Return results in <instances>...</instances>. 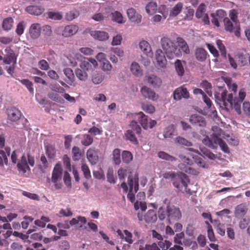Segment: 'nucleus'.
<instances>
[{"mask_svg":"<svg viewBox=\"0 0 250 250\" xmlns=\"http://www.w3.org/2000/svg\"><path fill=\"white\" fill-rule=\"evenodd\" d=\"M224 21L226 30L230 32H233L235 27H234L232 22L228 18L224 19Z\"/></svg>","mask_w":250,"mask_h":250,"instance_id":"nucleus-50","label":"nucleus"},{"mask_svg":"<svg viewBox=\"0 0 250 250\" xmlns=\"http://www.w3.org/2000/svg\"><path fill=\"white\" fill-rule=\"evenodd\" d=\"M46 153L50 158H53L55 155V149L52 145H47L45 147Z\"/></svg>","mask_w":250,"mask_h":250,"instance_id":"nucleus-53","label":"nucleus"},{"mask_svg":"<svg viewBox=\"0 0 250 250\" xmlns=\"http://www.w3.org/2000/svg\"><path fill=\"white\" fill-rule=\"evenodd\" d=\"M89 34L93 38L100 41H104L109 38L108 34L103 31L90 30Z\"/></svg>","mask_w":250,"mask_h":250,"instance_id":"nucleus-17","label":"nucleus"},{"mask_svg":"<svg viewBox=\"0 0 250 250\" xmlns=\"http://www.w3.org/2000/svg\"><path fill=\"white\" fill-rule=\"evenodd\" d=\"M195 55L196 59L198 61L204 62L207 58L208 53L205 49L202 48H198L195 51Z\"/></svg>","mask_w":250,"mask_h":250,"instance_id":"nucleus-26","label":"nucleus"},{"mask_svg":"<svg viewBox=\"0 0 250 250\" xmlns=\"http://www.w3.org/2000/svg\"><path fill=\"white\" fill-rule=\"evenodd\" d=\"M215 229H216L217 232L222 236L225 235V227L224 224H221L219 221L217 220H214V221H211Z\"/></svg>","mask_w":250,"mask_h":250,"instance_id":"nucleus-25","label":"nucleus"},{"mask_svg":"<svg viewBox=\"0 0 250 250\" xmlns=\"http://www.w3.org/2000/svg\"><path fill=\"white\" fill-rule=\"evenodd\" d=\"M216 16H213L211 20L212 23L215 26H219V19L217 18L219 15H222V18L226 16V12L223 10H218L216 11Z\"/></svg>","mask_w":250,"mask_h":250,"instance_id":"nucleus-43","label":"nucleus"},{"mask_svg":"<svg viewBox=\"0 0 250 250\" xmlns=\"http://www.w3.org/2000/svg\"><path fill=\"white\" fill-rule=\"evenodd\" d=\"M174 65L178 75L183 76L185 73V69L182 61L177 60L174 63Z\"/></svg>","mask_w":250,"mask_h":250,"instance_id":"nucleus-35","label":"nucleus"},{"mask_svg":"<svg viewBox=\"0 0 250 250\" xmlns=\"http://www.w3.org/2000/svg\"><path fill=\"white\" fill-rule=\"evenodd\" d=\"M78 26L70 24L66 26L62 31V35L64 37H69L75 34L78 31Z\"/></svg>","mask_w":250,"mask_h":250,"instance_id":"nucleus-18","label":"nucleus"},{"mask_svg":"<svg viewBox=\"0 0 250 250\" xmlns=\"http://www.w3.org/2000/svg\"><path fill=\"white\" fill-rule=\"evenodd\" d=\"M93 142V137L89 134H83L81 137V143L85 146H90Z\"/></svg>","mask_w":250,"mask_h":250,"instance_id":"nucleus-42","label":"nucleus"},{"mask_svg":"<svg viewBox=\"0 0 250 250\" xmlns=\"http://www.w3.org/2000/svg\"><path fill=\"white\" fill-rule=\"evenodd\" d=\"M175 127L173 125L167 126L164 131V137L165 138H171L174 135Z\"/></svg>","mask_w":250,"mask_h":250,"instance_id":"nucleus-34","label":"nucleus"},{"mask_svg":"<svg viewBox=\"0 0 250 250\" xmlns=\"http://www.w3.org/2000/svg\"><path fill=\"white\" fill-rule=\"evenodd\" d=\"M206 224L208 225V236L209 240L211 242L215 241L216 238L211 226L208 221H206Z\"/></svg>","mask_w":250,"mask_h":250,"instance_id":"nucleus-46","label":"nucleus"},{"mask_svg":"<svg viewBox=\"0 0 250 250\" xmlns=\"http://www.w3.org/2000/svg\"><path fill=\"white\" fill-rule=\"evenodd\" d=\"M127 15L128 18L131 21L137 23L141 22L142 16L137 13L134 8H129L127 10Z\"/></svg>","mask_w":250,"mask_h":250,"instance_id":"nucleus-21","label":"nucleus"},{"mask_svg":"<svg viewBox=\"0 0 250 250\" xmlns=\"http://www.w3.org/2000/svg\"><path fill=\"white\" fill-rule=\"evenodd\" d=\"M141 92L145 98L152 101H155L158 99V95L151 88L144 86L141 89Z\"/></svg>","mask_w":250,"mask_h":250,"instance_id":"nucleus-15","label":"nucleus"},{"mask_svg":"<svg viewBox=\"0 0 250 250\" xmlns=\"http://www.w3.org/2000/svg\"><path fill=\"white\" fill-rule=\"evenodd\" d=\"M167 216L169 224L179 220L182 214L180 209L173 205L168 204L166 209Z\"/></svg>","mask_w":250,"mask_h":250,"instance_id":"nucleus-7","label":"nucleus"},{"mask_svg":"<svg viewBox=\"0 0 250 250\" xmlns=\"http://www.w3.org/2000/svg\"><path fill=\"white\" fill-rule=\"evenodd\" d=\"M24 29L25 26L24 25V22H20L17 26L16 33L18 35L21 36L23 33Z\"/></svg>","mask_w":250,"mask_h":250,"instance_id":"nucleus-64","label":"nucleus"},{"mask_svg":"<svg viewBox=\"0 0 250 250\" xmlns=\"http://www.w3.org/2000/svg\"><path fill=\"white\" fill-rule=\"evenodd\" d=\"M112 159L116 165L121 164V150L119 148H116L112 152Z\"/></svg>","mask_w":250,"mask_h":250,"instance_id":"nucleus-39","label":"nucleus"},{"mask_svg":"<svg viewBox=\"0 0 250 250\" xmlns=\"http://www.w3.org/2000/svg\"><path fill=\"white\" fill-rule=\"evenodd\" d=\"M140 48L144 52L145 54L149 55L151 51V47L148 42L146 41H142L139 43Z\"/></svg>","mask_w":250,"mask_h":250,"instance_id":"nucleus-41","label":"nucleus"},{"mask_svg":"<svg viewBox=\"0 0 250 250\" xmlns=\"http://www.w3.org/2000/svg\"><path fill=\"white\" fill-rule=\"evenodd\" d=\"M98 151L94 148H90L86 152V157L91 165H95L98 160Z\"/></svg>","mask_w":250,"mask_h":250,"instance_id":"nucleus-20","label":"nucleus"},{"mask_svg":"<svg viewBox=\"0 0 250 250\" xmlns=\"http://www.w3.org/2000/svg\"><path fill=\"white\" fill-rule=\"evenodd\" d=\"M6 113L7 119L12 122L18 121L22 116L21 111L18 108L13 106L6 108Z\"/></svg>","mask_w":250,"mask_h":250,"instance_id":"nucleus-10","label":"nucleus"},{"mask_svg":"<svg viewBox=\"0 0 250 250\" xmlns=\"http://www.w3.org/2000/svg\"><path fill=\"white\" fill-rule=\"evenodd\" d=\"M216 43L217 47L221 52V56L224 58H227V52L226 47L222 43V41L221 40H217L216 42Z\"/></svg>","mask_w":250,"mask_h":250,"instance_id":"nucleus-49","label":"nucleus"},{"mask_svg":"<svg viewBox=\"0 0 250 250\" xmlns=\"http://www.w3.org/2000/svg\"><path fill=\"white\" fill-rule=\"evenodd\" d=\"M220 92H216L214 94L216 102L220 105H223L227 107L229 104L233 108L238 114L241 113V104L246 97V92L243 89L239 91L238 97L233 98L232 94H229L227 96L228 91L226 90L221 89Z\"/></svg>","mask_w":250,"mask_h":250,"instance_id":"nucleus-1","label":"nucleus"},{"mask_svg":"<svg viewBox=\"0 0 250 250\" xmlns=\"http://www.w3.org/2000/svg\"><path fill=\"white\" fill-rule=\"evenodd\" d=\"M155 58L157 64L161 68H165L167 65V60L162 50L157 49L155 53Z\"/></svg>","mask_w":250,"mask_h":250,"instance_id":"nucleus-19","label":"nucleus"},{"mask_svg":"<svg viewBox=\"0 0 250 250\" xmlns=\"http://www.w3.org/2000/svg\"><path fill=\"white\" fill-rule=\"evenodd\" d=\"M14 21L11 17L4 19L2 23V27L4 31H7L11 29Z\"/></svg>","mask_w":250,"mask_h":250,"instance_id":"nucleus-33","label":"nucleus"},{"mask_svg":"<svg viewBox=\"0 0 250 250\" xmlns=\"http://www.w3.org/2000/svg\"><path fill=\"white\" fill-rule=\"evenodd\" d=\"M178 167L181 170L189 174L198 175L199 173V171L197 170L192 168L190 167L186 166L184 163L179 164L178 165Z\"/></svg>","mask_w":250,"mask_h":250,"instance_id":"nucleus-28","label":"nucleus"},{"mask_svg":"<svg viewBox=\"0 0 250 250\" xmlns=\"http://www.w3.org/2000/svg\"><path fill=\"white\" fill-rule=\"evenodd\" d=\"M21 83L24 85L31 93L34 92L32 83L28 79H23L20 81Z\"/></svg>","mask_w":250,"mask_h":250,"instance_id":"nucleus-55","label":"nucleus"},{"mask_svg":"<svg viewBox=\"0 0 250 250\" xmlns=\"http://www.w3.org/2000/svg\"><path fill=\"white\" fill-rule=\"evenodd\" d=\"M148 83L154 87H159L162 85V80L157 76L152 74L147 78Z\"/></svg>","mask_w":250,"mask_h":250,"instance_id":"nucleus-23","label":"nucleus"},{"mask_svg":"<svg viewBox=\"0 0 250 250\" xmlns=\"http://www.w3.org/2000/svg\"><path fill=\"white\" fill-rule=\"evenodd\" d=\"M2 228L4 229H11V225L7 223V219L0 216V228Z\"/></svg>","mask_w":250,"mask_h":250,"instance_id":"nucleus-52","label":"nucleus"},{"mask_svg":"<svg viewBox=\"0 0 250 250\" xmlns=\"http://www.w3.org/2000/svg\"><path fill=\"white\" fill-rule=\"evenodd\" d=\"M158 12L162 14L164 19L168 15V10L166 5H161L158 8Z\"/></svg>","mask_w":250,"mask_h":250,"instance_id":"nucleus-61","label":"nucleus"},{"mask_svg":"<svg viewBox=\"0 0 250 250\" xmlns=\"http://www.w3.org/2000/svg\"><path fill=\"white\" fill-rule=\"evenodd\" d=\"M35 164L34 157L32 156L30 153H27V156L23 154L21 159L17 162V168L20 172L23 174L27 171H30V168L29 165L33 167Z\"/></svg>","mask_w":250,"mask_h":250,"instance_id":"nucleus-5","label":"nucleus"},{"mask_svg":"<svg viewBox=\"0 0 250 250\" xmlns=\"http://www.w3.org/2000/svg\"><path fill=\"white\" fill-rule=\"evenodd\" d=\"M62 168L60 164H57L54 167L52 173V181L54 184L56 189H60L62 185L59 183L62 180Z\"/></svg>","mask_w":250,"mask_h":250,"instance_id":"nucleus-9","label":"nucleus"},{"mask_svg":"<svg viewBox=\"0 0 250 250\" xmlns=\"http://www.w3.org/2000/svg\"><path fill=\"white\" fill-rule=\"evenodd\" d=\"M81 168L84 177L87 179L90 178L91 176L90 171L88 166L85 163H83L82 164Z\"/></svg>","mask_w":250,"mask_h":250,"instance_id":"nucleus-48","label":"nucleus"},{"mask_svg":"<svg viewBox=\"0 0 250 250\" xmlns=\"http://www.w3.org/2000/svg\"><path fill=\"white\" fill-rule=\"evenodd\" d=\"M25 11L31 15H40L43 12L44 9L41 6L30 5L26 8Z\"/></svg>","mask_w":250,"mask_h":250,"instance_id":"nucleus-24","label":"nucleus"},{"mask_svg":"<svg viewBox=\"0 0 250 250\" xmlns=\"http://www.w3.org/2000/svg\"><path fill=\"white\" fill-rule=\"evenodd\" d=\"M47 15L49 18L54 20H60L62 18V15L59 12H49Z\"/></svg>","mask_w":250,"mask_h":250,"instance_id":"nucleus-57","label":"nucleus"},{"mask_svg":"<svg viewBox=\"0 0 250 250\" xmlns=\"http://www.w3.org/2000/svg\"><path fill=\"white\" fill-rule=\"evenodd\" d=\"M97 66V61L93 58H84L80 64V68L86 71L92 70Z\"/></svg>","mask_w":250,"mask_h":250,"instance_id":"nucleus-11","label":"nucleus"},{"mask_svg":"<svg viewBox=\"0 0 250 250\" xmlns=\"http://www.w3.org/2000/svg\"><path fill=\"white\" fill-rule=\"evenodd\" d=\"M122 160L125 164L130 163L133 158V156L131 152L127 150H124L122 154Z\"/></svg>","mask_w":250,"mask_h":250,"instance_id":"nucleus-37","label":"nucleus"},{"mask_svg":"<svg viewBox=\"0 0 250 250\" xmlns=\"http://www.w3.org/2000/svg\"><path fill=\"white\" fill-rule=\"evenodd\" d=\"M189 182L188 176L185 173H180L178 175L175 181H173V185L179 191L191 195L196 191L191 190L188 188V184Z\"/></svg>","mask_w":250,"mask_h":250,"instance_id":"nucleus-2","label":"nucleus"},{"mask_svg":"<svg viewBox=\"0 0 250 250\" xmlns=\"http://www.w3.org/2000/svg\"><path fill=\"white\" fill-rule=\"evenodd\" d=\"M189 97V92L184 85L176 88L173 92V98L176 100H180L182 98L188 99Z\"/></svg>","mask_w":250,"mask_h":250,"instance_id":"nucleus-13","label":"nucleus"},{"mask_svg":"<svg viewBox=\"0 0 250 250\" xmlns=\"http://www.w3.org/2000/svg\"><path fill=\"white\" fill-rule=\"evenodd\" d=\"M143 109L146 112L152 114L155 111V108L153 105L151 104H142Z\"/></svg>","mask_w":250,"mask_h":250,"instance_id":"nucleus-59","label":"nucleus"},{"mask_svg":"<svg viewBox=\"0 0 250 250\" xmlns=\"http://www.w3.org/2000/svg\"><path fill=\"white\" fill-rule=\"evenodd\" d=\"M5 55L3 57V62L5 64H10L11 63L16 64L17 62V55L10 47H7L4 50Z\"/></svg>","mask_w":250,"mask_h":250,"instance_id":"nucleus-12","label":"nucleus"},{"mask_svg":"<svg viewBox=\"0 0 250 250\" xmlns=\"http://www.w3.org/2000/svg\"><path fill=\"white\" fill-rule=\"evenodd\" d=\"M158 9L157 2L155 1L149 2L146 6V12L150 15L156 13Z\"/></svg>","mask_w":250,"mask_h":250,"instance_id":"nucleus-29","label":"nucleus"},{"mask_svg":"<svg viewBox=\"0 0 250 250\" xmlns=\"http://www.w3.org/2000/svg\"><path fill=\"white\" fill-rule=\"evenodd\" d=\"M139 115H140L139 119L140 124L141 125L143 128L147 129L148 128L147 116L142 112H139Z\"/></svg>","mask_w":250,"mask_h":250,"instance_id":"nucleus-38","label":"nucleus"},{"mask_svg":"<svg viewBox=\"0 0 250 250\" xmlns=\"http://www.w3.org/2000/svg\"><path fill=\"white\" fill-rule=\"evenodd\" d=\"M72 152L74 161H78L81 158L82 153L79 147L76 146H74L72 148Z\"/></svg>","mask_w":250,"mask_h":250,"instance_id":"nucleus-47","label":"nucleus"},{"mask_svg":"<svg viewBox=\"0 0 250 250\" xmlns=\"http://www.w3.org/2000/svg\"><path fill=\"white\" fill-rule=\"evenodd\" d=\"M189 122L192 125L200 127H205L206 125L205 118L197 114L191 115L190 116Z\"/></svg>","mask_w":250,"mask_h":250,"instance_id":"nucleus-14","label":"nucleus"},{"mask_svg":"<svg viewBox=\"0 0 250 250\" xmlns=\"http://www.w3.org/2000/svg\"><path fill=\"white\" fill-rule=\"evenodd\" d=\"M8 159L4 150H0V166H3L4 163L7 164Z\"/></svg>","mask_w":250,"mask_h":250,"instance_id":"nucleus-62","label":"nucleus"},{"mask_svg":"<svg viewBox=\"0 0 250 250\" xmlns=\"http://www.w3.org/2000/svg\"><path fill=\"white\" fill-rule=\"evenodd\" d=\"M87 71L82 69V68H77L75 70V74L77 78L82 81H85L88 78Z\"/></svg>","mask_w":250,"mask_h":250,"instance_id":"nucleus-36","label":"nucleus"},{"mask_svg":"<svg viewBox=\"0 0 250 250\" xmlns=\"http://www.w3.org/2000/svg\"><path fill=\"white\" fill-rule=\"evenodd\" d=\"M107 181L111 184H115L116 182V178L114 175L113 170L112 169L108 170L107 173Z\"/></svg>","mask_w":250,"mask_h":250,"instance_id":"nucleus-58","label":"nucleus"},{"mask_svg":"<svg viewBox=\"0 0 250 250\" xmlns=\"http://www.w3.org/2000/svg\"><path fill=\"white\" fill-rule=\"evenodd\" d=\"M247 212V208L243 204L237 206L235 211V214L237 217L244 216Z\"/></svg>","mask_w":250,"mask_h":250,"instance_id":"nucleus-40","label":"nucleus"},{"mask_svg":"<svg viewBox=\"0 0 250 250\" xmlns=\"http://www.w3.org/2000/svg\"><path fill=\"white\" fill-rule=\"evenodd\" d=\"M130 69L132 73L135 76L139 77L142 75V70L139 64L136 62L132 63Z\"/></svg>","mask_w":250,"mask_h":250,"instance_id":"nucleus-30","label":"nucleus"},{"mask_svg":"<svg viewBox=\"0 0 250 250\" xmlns=\"http://www.w3.org/2000/svg\"><path fill=\"white\" fill-rule=\"evenodd\" d=\"M63 73L67 78V80H65L66 82L71 85L74 82L75 78L73 70L71 68H66L64 69Z\"/></svg>","mask_w":250,"mask_h":250,"instance_id":"nucleus-31","label":"nucleus"},{"mask_svg":"<svg viewBox=\"0 0 250 250\" xmlns=\"http://www.w3.org/2000/svg\"><path fill=\"white\" fill-rule=\"evenodd\" d=\"M204 12H205V4L202 3L199 5V6H198V7L196 10V12L195 13V16H196V18L198 19H200V18H202V16H204V15L205 14Z\"/></svg>","mask_w":250,"mask_h":250,"instance_id":"nucleus-56","label":"nucleus"},{"mask_svg":"<svg viewBox=\"0 0 250 250\" xmlns=\"http://www.w3.org/2000/svg\"><path fill=\"white\" fill-rule=\"evenodd\" d=\"M112 19L113 21L119 23L123 22V17L122 15L119 12L115 11L112 13Z\"/></svg>","mask_w":250,"mask_h":250,"instance_id":"nucleus-51","label":"nucleus"},{"mask_svg":"<svg viewBox=\"0 0 250 250\" xmlns=\"http://www.w3.org/2000/svg\"><path fill=\"white\" fill-rule=\"evenodd\" d=\"M173 171H169L163 174V177L166 179H171L172 183L176 179L178 175Z\"/></svg>","mask_w":250,"mask_h":250,"instance_id":"nucleus-54","label":"nucleus"},{"mask_svg":"<svg viewBox=\"0 0 250 250\" xmlns=\"http://www.w3.org/2000/svg\"><path fill=\"white\" fill-rule=\"evenodd\" d=\"M158 156L161 159L170 162H173L176 160L175 157L164 151H160L158 154Z\"/></svg>","mask_w":250,"mask_h":250,"instance_id":"nucleus-44","label":"nucleus"},{"mask_svg":"<svg viewBox=\"0 0 250 250\" xmlns=\"http://www.w3.org/2000/svg\"><path fill=\"white\" fill-rule=\"evenodd\" d=\"M172 243L167 240L163 241H159L158 245L153 243L151 245L146 244L145 247L140 246L139 250H167L170 247Z\"/></svg>","mask_w":250,"mask_h":250,"instance_id":"nucleus-8","label":"nucleus"},{"mask_svg":"<svg viewBox=\"0 0 250 250\" xmlns=\"http://www.w3.org/2000/svg\"><path fill=\"white\" fill-rule=\"evenodd\" d=\"M175 143L180 145L185 146H192V143L187 140L184 137L178 136L175 139Z\"/></svg>","mask_w":250,"mask_h":250,"instance_id":"nucleus-45","label":"nucleus"},{"mask_svg":"<svg viewBox=\"0 0 250 250\" xmlns=\"http://www.w3.org/2000/svg\"><path fill=\"white\" fill-rule=\"evenodd\" d=\"M117 233L120 239L125 240L128 244H131L133 243L132 234L127 230H124V232H123L120 229H118Z\"/></svg>","mask_w":250,"mask_h":250,"instance_id":"nucleus-22","label":"nucleus"},{"mask_svg":"<svg viewBox=\"0 0 250 250\" xmlns=\"http://www.w3.org/2000/svg\"><path fill=\"white\" fill-rule=\"evenodd\" d=\"M41 31V25L39 23H33L29 29V34L32 39H36L40 37Z\"/></svg>","mask_w":250,"mask_h":250,"instance_id":"nucleus-16","label":"nucleus"},{"mask_svg":"<svg viewBox=\"0 0 250 250\" xmlns=\"http://www.w3.org/2000/svg\"><path fill=\"white\" fill-rule=\"evenodd\" d=\"M183 7V3L181 2H178L170 10L169 12V16L170 17H176L181 13Z\"/></svg>","mask_w":250,"mask_h":250,"instance_id":"nucleus-32","label":"nucleus"},{"mask_svg":"<svg viewBox=\"0 0 250 250\" xmlns=\"http://www.w3.org/2000/svg\"><path fill=\"white\" fill-rule=\"evenodd\" d=\"M104 79V77L101 73H96L93 75L92 79L93 83L95 84L101 83Z\"/></svg>","mask_w":250,"mask_h":250,"instance_id":"nucleus-60","label":"nucleus"},{"mask_svg":"<svg viewBox=\"0 0 250 250\" xmlns=\"http://www.w3.org/2000/svg\"><path fill=\"white\" fill-rule=\"evenodd\" d=\"M157 218L156 212L152 209L149 210L144 215V219L146 223H154Z\"/></svg>","mask_w":250,"mask_h":250,"instance_id":"nucleus-27","label":"nucleus"},{"mask_svg":"<svg viewBox=\"0 0 250 250\" xmlns=\"http://www.w3.org/2000/svg\"><path fill=\"white\" fill-rule=\"evenodd\" d=\"M128 184L129 189L127 195L128 199L131 202L135 201V193L139 189V176L138 174H135L134 176L129 175L128 177Z\"/></svg>","mask_w":250,"mask_h":250,"instance_id":"nucleus-6","label":"nucleus"},{"mask_svg":"<svg viewBox=\"0 0 250 250\" xmlns=\"http://www.w3.org/2000/svg\"><path fill=\"white\" fill-rule=\"evenodd\" d=\"M161 42L162 47L168 59H172L175 56L178 57L180 55L179 49H178L174 42L170 39L164 37L161 39Z\"/></svg>","mask_w":250,"mask_h":250,"instance_id":"nucleus-3","label":"nucleus"},{"mask_svg":"<svg viewBox=\"0 0 250 250\" xmlns=\"http://www.w3.org/2000/svg\"><path fill=\"white\" fill-rule=\"evenodd\" d=\"M195 228L192 224H188L187 225L186 232L188 236H193L195 233Z\"/></svg>","mask_w":250,"mask_h":250,"instance_id":"nucleus-63","label":"nucleus"},{"mask_svg":"<svg viewBox=\"0 0 250 250\" xmlns=\"http://www.w3.org/2000/svg\"><path fill=\"white\" fill-rule=\"evenodd\" d=\"M129 129H127L124 134L125 139L129 141L133 145H138V141L135 135V133L139 135L141 133V128L138 125L137 122L132 121L129 125Z\"/></svg>","mask_w":250,"mask_h":250,"instance_id":"nucleus-4","label":"nucleus"}]
</instances>
